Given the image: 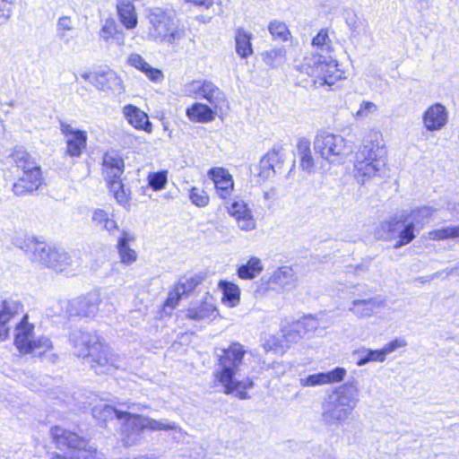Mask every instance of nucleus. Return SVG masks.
<instances>
[{"label": "nucleus", "mask_w": 459, "mask_h": 459, "mask_svg": "<svg viewBox=\"0 0 459 459\" xmlns=\"http://www.w3.org/2000/svg\"><path fill=\"white\" fill-rule=\"evenodd\" d=\"M20 314L22 316L14 326L13 345L22 356L43 358L54 350L53 342L45 335L35 337V325L30 322L29 314L24 313L22 302L12 298L0 302V321L7 325Z\"/></svg>", "instance_id": "f257e3e1"}, {"label": "nucleus", "mask_w": 459, "mask_h": 459, "mask_svg": "<svg viewBox=\"0 0 459 459\" xmlns=\"http://www.w3.org/2000/svg\"><path fill=\"white\" fill-rule=\"evenodd\" d=\"M247 351L244 346L233 342L227 348L221 350L217 358L219 368L213 373L215 385L222 387L227 395H234L239 400L251 398L249 390L255 386L254 380L246 377L242 379L237 377L239 367L243 363Z\"/></svg>", "instance_id": "f03ea898"}, {"label": "nucleus", "mask_w": 459, "mask_h": 459, "mask_svg": "<svg viewBox=\"0 0 459 459\" xmlns=\"http://www.w3.org/2000/svg\"><path fill=\"white\" fill-rule=\"evenodd\" d=\"M11 167L4 179L12 183L11 190L16 196L33 195L45 185L40 164L28 151L15 149L10 154Z\"/></svg>", "instance_id": "7ed1b4c3"}, {"label": "nucleus", "mask_w": 459, "mask_h": 459, "mask_svg": "<svg viewBox=\"0 0 459 459\" xmlns=\"http://www.w3.org/2000/svg\"><path fill=\"white\" fill-rule=\"evenodd\" d=\"M291 78L298 86L318 88L325 85L331 87L345 76L335 59L312 53L304 56L302 61L293 67Z\"/></svg>", "instance_id": "20e7f679"}, {"label": "nucleus", "mask_w": 459, "mask_h": 459, "mask_svg": "<svg viewBox=\"0 0 459 459\" xmlns=\"http://www.w3.org/2000/svg\"><path fill=\"white\" fill-rule=\"evenodd\" d=\"M387 147L378 131L368 133L357 148L352 158L354 178L361 184L378 176L385 167Z\"/></svg>", "instance_id": "39448f33"}, {"label": "nucleus", "mask_w": 459, "mask_h": 459, "mask_svg": "<svg viewBox=\"0 0 459 459\" xmlns=\"http://www.w3.org/2000/svg\"><path fill=\"white\" fill-rule=\"evenodd\" d=\"M314 150L323 160L340 164L352 152V142L340 134L321 130L315 136Z\"/></svg>", "instance_id": "423d86ee"}, {"label": "nucleus", "mask_w": 459, "mask_h": 459, "mask_svg": "<svg viewBox=\"0 0 459 459\" xmlns=\"http://www.w3.org/2000/svg\"><path fill=\"white\" fill-rule=\"evenodd\" d=\"M26 251L31 253L39 259L40 264L56 273L67 271L71 264V256L54 247H50L44 239L36 237L29 238L24 241Z\"/></svg>", "instance_id": "0eeeda50"}, {"label": "nucleus", "mask_w": 459, "mask_h": 459, "mask_svg": "<svg viewBox=\"0 0 459 459\" xmlns=\"http://www.w3.org/2000/svg\"><path fill=\"white\" fill-rule=\"evenodd\" d=\"M76 346L79 356L89 359L91 367L95 370L111 363V356L107 345L95 332L82 334Z\"/></svg>", "instance_id": "6e6552de"}, {"label": "nucleus", "mask_w": 459, "mask_h": 459, "mask_svg": "<svg viewBox=\"0 0 459 459\" xmlns=\"http://www.w3.org/2000/svg\"><path fill=\"white\" fill-rule=\"evenodd\" d=\"M336 399L324 417L336 422L344 421L354 410L358 402V389L351 383H345L334 390Z\"/></svg>", "instance_id": "1a4fd4ad"}, {"label": "nucleus", "mask_w": 459, "mask_h": 459, "mask_svg": "<svg viewBox=\"0 0 459 459\" xmlns=\"http://www.w3.org/2000/svg\"><path fill=\"white\" fill-rule=\"evenodd\" d=\"M51 438L58 448H66L71 451H83L91 457L98 455L96 447L90 446V440L78 435L74 431L66 430L59 426H54L50 430Z\"/></svg>", "instance_id": "9d476101"}, {"label": "nucleus", "mask_w": 459, "mask_h": 459, "mask_svg": "<svg viewBox=\"0 0 459 459\" xmlns=\"http://www.w3.org/2000/svg\"><path fill=\"white\" fill-rule=\"evenodd\" d=\"M60 132L65 139V155L79 158L87 150L88 134L85 130L74 128L70 124L61 121Z\"/></svg>", "instance_id": "9b49d317"}, {"label": "nucleus", "mask_w": 459, "mask_h": 459, "mask_svg": "<svg viewBox=\"0 0 459 459\" xmlns=\"http://www.w3.org/2000/svg\"><path fill=\"white\" fill-rule=\"evenodd\" d=\"M82 77L99 91L117 90L120 91L125 90L121 76L111 69L106 71H89L83 73Z\"/></svg>", "instance_id": "f8f14e48"}, {"label": "nucleus", "mask_w": 459, "mask_h": 459, "mask_svg": "<svg viewBox=\"0 0 459 459\" xmlns=\"http://www.w3.org/2000/svg\"><path fill=\"white\" fill-rule=\"evenodd\" d=\"M207 176L213 184L217 195L221 199H228L234 191V179L230 172L223 167H212Z\"/></svg>", "instance_id": "ddd939ff"}, {"label": "nucleus", "mask_w": 459, "mask_h": 459, "mask_svg": "<svg viewBox=\"0 0 459 459\" xmlns=\"http://www.w3.org/2000/svg\"><path fill=\"white\" fill-rule=\"evenodd\" d=\"M100 165L105 182L122 178L125 173V160L116 151L105 152Z\"/></svg>", "instance_id": "4468645a"}, {"label": "nucleus", "mask_w": 459, "mask_h": 459, "mask_svg": "<svg viewBox=\"0 0 459 459\" xmlns=\"http://www.w3.org/2000/svg\"><path fill=\"white\" fill-rule=\"evenodd\" d=\"M227 212L235 219L241 230L250 231L255 228V219L254 218L252 211L248 207L247 204L244 201H233L227 208Z\"/></svg>", "instance_id": "2eb2a0df"}, {"label": "nucleus", "mask_w": 459, "mask_h": 459, "mask_svg": "<svg viewBox=\"0 0 459 459\" xmlns=\"http://www.w3.org/2000/svg\"><path fill=\"white\" fill-rule=\"evenodd\" d=\"M122 114L127 123L135 130L151 134L153 130L152 124L146 112L134 104H126L122 108Z\"/></svg>", "instance_id": "dca6fc26"}, {"label": "nucleus", "mask_w": 459, "mask_h": 459, "mask_svg": "<svg viewBox=\"0 0 459 459\" xmlns=\"http://www.w3.org/2000/svg\"><path fill=\"white\" fill-rule=\"evenodd\" d=\"M295 281L293 269L290 266H281L275 270L268 280L259 286L258 291L265 293L269 290H277Z\"/></svg>", "instance_id": "f3484780"}, {"label": "nucleus", "mask_w": 459, "mask_h": 459, "mask_svg": "<svg viewBox=\"0 0 459 459\" xmlns=\"http://www.w3.org/2000/svg\"><path fill=\"white\" fill-rule=\"evenodd\" d=\"M422 121L429 131L440 130L447 123V111L441 103L430 105L423 113Z\"/></svg>", "instance_id": "a211bd4d"}, {"label": "nucleus", "mask_w": 459, "mask_h": 459, "mask_svg": "<svg viewBox=\"0 0 459 459\" xmlns=\"http://www.w3.org/2000/svg\"><path fill=\"white\" fill-rule=\"evenodd\" d=\"M127 64L142 72L151 82L159 83L164 80L163 72L152 67L146 60L137 53H132L127 57Z\"/></svg>", "instance_id": "6ab92c4d"}, {"label": "nucleus", "mask_w": 459, "mask_h": 459, "mask_svg": "<svg viewBox=\"0 0 459 459\" xmlns=\"http://www.w3.org/2000/svg\"><path fill=\"white\" fill-rule=\"evenodd\" d=\"M198 91L215 110H220L221 112L229 108L224 93L212 82H204L200 85Z\"/></svg>", "instance_id": "aec40b11"}, {"label": "nucleus", "mask_w": 459, "mask_h": 459, "mask_svg": "<svg viewBox=\"0 0 459 459\" xmlns=\"http://www.w3.org/2000/svg\"><path fill=\"white\" fill-rule=\"evenodd\" d=\"M219 111L206 104L195 102L186 108V116L193 123L205 124L213 121Z\"/></svg>", "instance_id": "412c9836"}, {"label": "nucleus", "mask_w": 459, "mask_h": 459, "mask_svg": "<svg viewBox=\"0 0 459 459\" xmlns=\"http://www.w3.org/2000/svg\"><path fill=\"white\" fill-rule=\"evenodd\" d=\"M216 312V306L207 298H204L186 309V317L192 321H201L214 316Z\"/></svg>", "instance_id": "4be33fe9"}, {"label": "nucleus", "mask_w": 459, "mask_h": 459, "mask_svg": "<svg viewBox=\"0 0 459 459\" xmlns=\"http://www.w3.org/2000/svg\"><path fill=\"white\" fill-rule=\"evenodd\" d=\"M117 14L121 24L127 30L134 29L138 24L135 6L130 0H120L117 4Z\"/></svg>", "instance_id": "5701e85b"}, {"label": "nucleus", "mask_w": 459, "mask_h": 459, "mask_svg": "<svg viewBox=\"0 0 459 459\" xmlns=\"http://www.w3.org/2000/svg\"><path fill=\"white\" fill-rule=\"evenodd\" d=\"M106 186L110 195L122 206H129L132 199V193L128 186L123 182L122 178L106 181Z\"/></svg>", "instance_id": "b1692460"}, {"label": "nucleus", "mask_w": 459, "mask_h": 459, "mask_svg": "<svg viewBox=\"0 0 459 459\" xmlns=\"http://www.w3.org/2000/svg\"><path fill=\"white\" fill-rule=\"evenodd\" d=\"M204 276L201 273L185 274L175 281V287L183 297H189L194 294L199 285L202 284Z\"/></svg>", "instance_id": "393cba45"}, {"label": "nucleus", "mask_w": 459, "mask_h": 459, "mask_svg": "<svg viewBox=\"0 0 459 459\" xmlns=\"http://www.w3.org/2000/svg\"><path fill=\"white\" fill-rule=\"evenodd\" d=\"M134 240V237L126 232H123L117 240V253L119 255L120 262L124 264H131L137 260V252L129 246V243Z\"/></svg>", "instance_id": "a878e982"}, {"label": "nucleus", "mask_w": 459, "mask_h": 459, "mask_svg": "<svg viewBox=\"0 0 459 459\" xmlns=\"http://www.w3.org/2000/svg\"><path fill=\"white\" fill-rule=\"evenodd\" d=\"M264 270L262 260L257 256H250L246 263L237 268V276L241 280H253Z\"/></svg>", "instance_id": "bb28decb"}, {"label": "nucleus", "mask_w": 459, "mask_h": 459, "mask_svg": "<svg viewBox=\"0 0 459 459\" xmlns=\"http://www.w3.org/2000/svg\"><path fill=\"white\" fill-rule=\"evenodd\" d=\"M311 144L309 140L301 138L297 143V149L299 157V166L302 170L308 173L314 172L316 169V160L312 155Z\"/></svg>", "instance_id": "cd10ccee"}, {"label": "nucleus", "mask_w": 459, "mask_h": 459, "mask_svg": "<svg viewBox=\"0 0 459 459\" xmlns=\"http://www.w3.org/2000/svg\"><path fill=\"white\" fill-rule=\"evenodd\" d=\"M218 286L222 293V303L228 305L229 307H235L239 303L240 289L236 283L225 280H221L218 283Z\"/></svg>", "instance_id": "c85d7f7f"}, {"label": "nucleus", "mask_w": 459, "mask_h": 459, "mask_svg": "<svg viewBox=\"0 0 459 459\" xmlns=\"http://www.w3.org/2000/svg\"><path fill=\"white\" fill-rule=\"evenodd\" d=\"M91 221L96 225L108 232L118 230V225L114 214L102 208L94 209Z\"/></svg>", "instance_id": "c756f323"}, {"label": "nucleus", "mask_w": 459, "mask_h": 459, "mask_svg": "<svg viewBox=\"0 0 459 459\" xmlns=\"http://www.w3.org/2000/svg\"><path fill=\"white\" fill-rule=\"evenodd\" d=\"M100 37L105 41H115L117 45H124L125 35L121 30L117 28L113 19H107L100 30Z\"/></svg>", "instance_id": "7c9ffc66"}, {"label": "nucleus", "mask_w": 459, "mask_h": 459, "mask_svg": "<svg viewBox=\"0 0 459 459\" xmlns=\"http://www.w3.org/2000/svg\"><path fill=\"white\" fill-rule=\"evenodd\" d=\"M251 39V33L246 31L243 28L236 30V52L240 57L246 58L253 54Z\"/></svg>", "instance_id": "2f4dec72"}, {"label": "nucleus", "mask_w": 459, "mask_h": 459, "mask_svg": "<svg viewBox=\"0 0 459 459\" xmlns=\"http://www.w3.org/2000/svg\"><path fill=\"white\" fill-rule=\"evenodd\" d=\"M311 45L316 49L331 54L334 51L333 42L330 37V30L323 28L318 30L311 39Z\"/></svg>", "instance_id": "473e14b6"}, {"label": "nucleus", "mask_w": 459, "mask_h": 459, "mask_svg": "<svg viewBox=\"0 0 459 459\" xmlns=\"http://www.w3.org/2000/svg\"><path fill=\"white\" fill-rule=\"evenodd\" d=\"M188 197L191 204L199 208L210 204L209 192L204 186H192L188 190Z\"/></svg>", "instance_id": "72a5a7b5"}, {"label": "nucleus", "mask_w": 459, "mask_h": 459, "mask_svg": "<svg viewBox=\"0 0 459 459\" xmlns=\"http://www.w3.org/2000/svg\"><path fill=\"white\" fill-rule=\"evenodd\" d=\"M268 30L274 40L288 41L291 38V32L285 22L273 20L268 23Z\"/></svg>", "instance_id": "f704fd0d"}, {"label": "nucleus", "mask_w": 459, "mask_h": 459, "mask_svg": "<svg viewBox=\"0 0 459 459\" xmlns=\"http://www.w3.org/2000/svg\"><path fill=\"white\" fill-rule=\"evenodd\" d=\"M429 239L432 241H442L450 238H459V225L446 226L435 229L428 232Z\"/></svg>", "instance_id": "c9c22d12"}, {"label": "nucleus", "mask_w": 459, "mask_h": 459, "mask_svg": "<svg viewBox=\"0 0 459 459\" xmlns=\"http://www.w3.org/2000/svg\"><path fill=\"white\" fill-rule=\"evenodd\" d=\"M182 298L183 296L172 285L169 290L166 299L161 304L160 314L165 316H170L171 311L174 310L179 305Z\"/></svg>", "instance_id": "e433bc0d"}, {"label": "nucleus", "mask_w": 459, "mask_h": 459, "mask_svg": "<svg viewBox=\"0 0 459 459\" xmlns=\"http://www.w3.org/2000/svg\"><path fill=\"white\" fill-rule=\"evenodd\" d=\"M415 225L409 222L403 224L402 230L397 234V240L394 245V248H399L410 244L415 238Z\"/></svg>", "instance_id": "4c0bfd02"}, {"label": "nucleus", "mask_w": 459, "mask_h": 459, "mask_svg": "<svg viewBox=\"0 0 459 459\" xmlns=\"http://www.w3.org/2000/svg\"><path fill=\"white\" fill-rule=\"evenodd\" d=\"M148 186L153 191L162 190L168 183V171L160 170L156 172H150L147 176Z\"/></svg>", "instance_id": "58836bf2"}, {"label": "nucleus", "mask_w": 459, "mask_h": 459, "mask_svg": "<svg viewBox=\"0 0 459 459\" xmlns=\"http://www.w3.org/2000/svg\"><path fill=\"white\" fill-rule=\"evenodd\" d=\"M262 160L267 161L274 169L282 168L284 163L282 148H272L262 157Z\"/></svg>", "instance_id": "ea45409f"}, {"label": "nucleus", "mask_w": 459, "mask_h": 459, "mask_svg": "<svg viewBox=\"0 0 459 459\" xmlns=\"http://www.w3.org/2000/svg\"><path fill=\"white\" fill-rule=\"evenodd\" d=\"M264 61L272 67H276L285 59V50L283 48H273L263 55Z\"/></svg>", "instance_id": "a19ab883"}, {"label": "nucleus", "mask_w": 459, "mask_h": 459, "mask_svg": "<svg viewBox=\"0 0 459 459\" xmlns=\"http://www.w3.org/2000/svg\"><path fill=\"white\" fill-rule=\"evenodd\" d=\"M435 210L430 206H419L411 210L409 216L417 223L423 225V221L432 217Z\"/></svg>", "instance_id": "79ce46f5"}, {"label": "nucleus", "mask_w": 459, "mask_h": 459, "mask_svg": "<svg viewBox=\"0 0 459 459\" xmlns=\"http://www.w3.org/2000/svg\"><path fill=\"white\" fill-rule=\"evenodd\" d=\"M376 302L368 300H355L353 302V310L359 316H369L373 314Z\"/></svg>", "instance_id": "37998d69"}, {"label": "nucleus", "mask_w": 459, "mask_h": 459, "mask_svg": "<svg viewBox=\"0 0 459 459\" xmlns=\"http://www.w3.org/2000/svg\"><path fill=\"white\" fill-rule=\"evenodd\" d=\"M385 359L386 358L382 349L368 350L365 355L359 358L357 365L363 366L368 362H383Z\"/></svg>", "instance_id": "c03bdc74"}, {"label": "nucleus", "mask_w": 459, "mask_h": 459, "mask_svg": "<svg viewBox=\"0 0 459 459\" xmlns=\"http://www.w3.org/2000/svg\"><path fill=\"white\" fill-rule=\"evenodd\" d=\"M324 385H332L342 382L345 376L346 370L343 368L337 367L331 371L322 372Z\"/></svg>", "instance_id": "a18cd8bd"}, {"label": "nucleus", "mask_w": 459, "mask_h": 459, "mask_svg": "<svg viewBox=\"0 0 459 459\" xmlns=\"http://www.w3.org/2000/svg\"><path fill=\"white\" fill-rule=\"evenodd\" d=\"M186 32L183 28H174L164 33L161 37V40L169 45H176L185 38Z\"/></svg>", "instance_id": "49530a36"}, {"label": "nucleus", "mask_w": 459, "mask_h": 459, "mask_svg": "<svg viewBox=\"0 0 459 459\" xmlns=\"http://www.w3.org/2000/svg\"><path fill=\"white\" fill-rule=\"evenodd\" d=\"M275 170L272 165H269L267 161H264L262 159L260 160L257 167V174L256 177L261 181H266L273 178L275 174Z\"/></svg>", "instance_id": "de8ad7c7"}, {"label": "nucleus", "mask_w": 459, "mask_h": 459, "mask_svg": "<svg viewBox=\"0 0 459 459\" xmlns=\"http://www.w3.org/2000/svg\"><path fill=\"white\" fill-rule=\"evenodd\" d=\"M403 224V221L397 218H392L385 221L382 225L384 232L386 234V239L391 240L394 238L398 228Z\"/></svg>", "instance_id": "09e8293b"}, {"label": "nucleus", "mask_w": 459, "mask_h": 459, "mask_svg": "<svg viewBox=\"0 0 459 459\" xmlns=\"http://www.w3.org/2000/svg\"><path fill=\"white\" fill-rule=\"evenodd\" d=\"M13 8V0H0V25L5 23L11 18Z\"/></svg>", "instance_id": "8fccbe9b"}, {"label": "nucleus", "mask_w": 459, "mask_h": 459, "mask_svg": "<svg viewBox=\"0 0 459 459\" xmlns=\"http://www.w3.org/2000/svg\"><path fill=\"white\" fill-rule=\"evenodd\" d=\"M144 419L139 415V419H131L127 423H125L126 432L131 433H142L144 431L143 426Z\"/></svg>", "instance_id": "3c124183"}, {"label": "nucleus", "mask_w": 459, "mask_h": 459, "mask_svg": "<svg viewBox=\"0 0 459 459\" xmlns=\"http://www.w3.org/2000/svg\"><path fill=\"white\" fill-rule=\"evenodd\" d=\"M377 109V107L375 103L371 101H363L359 108L356 112L357 118L367 117L368 115L375 113Z\"/></svg>", "instance_id": "603ef678"}, {"label": "nucleus", "mask_w": 459, "mask_h": 459, "mask_svg": "<svg viewBox=\"0 0 459 459\" xmlns=\"http://www.w3.org/2000/svg\"><path fill=\"white\" fill-rule=\"evenodd\" d=\"M323 376L321 373L309 375L305 378L300 379V385L303 387H312L316 385H323Z\"/></svg>", "instance_id": "864d4df0"}, {"label": "nucleus", "mask_w": 459, "mask_h": 459, "mask_svg": "<svg viewBox=\"0 0 459 459\" xmlns=\"http://www.w3.org/2000/svg\"><path fill=\"white\" fill-rule=\"evenodd\" d=\"M144 430L150 429V430H167L169 429L170 427L167 426L165 424H162L155 420H148L145 419L143 422Z\"/></svg>", "instance_id": "5fc2aeb1"}, {"label": "nucleus", "mask_w": 459, "mask_h": 459, "mask_svg": "<svg viewBox=\"0 0 459 459\" xmlns=\"http://www.w3.org/2000/svg\"><path fill=\"white\" fill-rule=\"evenodd\" d=\"M405 345V342L403 340L394 339L388 343H386L383 348V351L385 353V356L386 357L387 354L394 351L396 349L403 347Z\"/></svg>", "instance_id": "6e6d98bb"}, {"label": "nucleus", "mask_w": 459, "mask_h": 459, "mask_svg": "<svg viewBox=\"0 0 459 459\" xmlns=\"http://www.w3.org/2000/svg\"><path fill=\"white\" fill-rule=\"evenodd\" d=\"M186 3L190 4L201 9L208 10L214 5L216 0H184Z\"/></svg>", "instance_id": "4d7b16f0"}, {"label": "nucleus", "mask_w": 459, "mask_h": 459, "mask_svg": "<svg viewBox=\"0 0 459 459\" xmlns=\"http://www.w3.org/2000/svg\"><path fill=\"white\" fill-rule=\"evenodd\" d=\"M114 414L117 420H124L125 423L129 422L131 419H139V414L122 411L117 409H114Z\"/></svg>", "instance_id": "13d9d810"}, {"label": "nucleus", "mask_w": 459, "mask_h": 459, "mask_svg": "<svg viewBox=\"0 0 459 459\" xmlns=\"http://www.w3.org/2000/svg\"><path fill=\"white\" fill-rule=\"evenodd\" d=\"M10 335V326L0 321V342L8 339Z\"/></svg>", "instance_id": "bf43d9fd"}, {"label": "nucleus", "mask_w": 459, "mask_h": 459, "mask_svg": "<svg viewBox=\"0 0 459 459\" xmlns=\"http://www.w3.org/2000/svg\"><path fill=\"white\" fill-rule=\"evenodd\" d=\"M58 26L63 30L71 29V20L68 17H62L58 22Z\"/></svg>", "instance_id": "052dcab7"}, {"label": "nucleus", "mask_w": 459, "mask_h": 459, "mask_svg": "<svg viewBox=\"0 0 459 459\" xmlns=\"http://www.w3.org/2000/svg\"><path fill=\"white\" fill-rule=\"evenodd\" d=\"M83 307H93L94 308H98L100 303V299H96L95 301H86L85 299H82L81 300L80 302Z\"/></svg>", "instance_id": "680f3d73"}]
</instances>
